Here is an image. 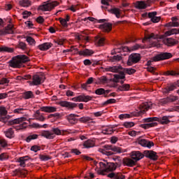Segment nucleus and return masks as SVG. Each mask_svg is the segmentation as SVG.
<instances>
[{
  "label": "nucleus",
  "mask_w": 179,
  "mask_h": 179,
  "mask_svg": "<svg viewBox=\"0 0 179 179\" xmlns=\"http://www.w3.org/2000/svg\"><path fill=\"white\" fill-rule=\"evenodd\" d=\"M170 118L171 116H164L162 117H152L143 119V122L146 124H141L140 127L144 129H149V128H153V127H157V121L162 125L170 124Z\"/></svg>",
  "instance_id": "1"
},
{
  "label": "nucleus",
  "mask_w": 179,
  "mask_h": 179,
  "mask_svg": "<svg viewBox=\"0 0 179 179\" xmlns=\"http://www.w3.org/2000/svg\"><path fill=\"white\" fill-rule=\"evenodd\" d=\"M105 71H106V72H113L114 73H118L115 74L113 76L114 78H120V79H125V73H127V75H134V73L136 72V70L134 69H125L122 68V66L106 67Z\"/></svg>",
  "instance_id": "2"
},
{
  "label": "nucleus",
  "mask_w": 179,
  "mask_h": 179,
  "mask_svg": "<svg viewBox=\"0 0 179 179\" xmlns=\"http://www.w3.org/2000/svg\"><path fill=\"white\" fill-rule=\"evenodd\" d=\"M29 61H30L29 57L24 55H19L13 57L8 62V64L10 68L20 69L24 66L23 64H26V62H29Z\"/></svg>",
  "instance_id": "3"
},
{
  "label": "nucleus",
  "mask_w": 179,
  "mask_h": 179,
  "mask_svg": "<svg viewBox=\"0 0 179 179\" xmlns=\"http://www.w3.org/2000/svg\"><path fill=\"white\" fill-rule=\"evenodd\" d=\"M26 120H27L26 117H18L12 120H9L8 122V125H16L17 124H20L19 126H13V128H14V129H16V131H19L20 129H23L27 127V123L24 122L26 121Z\"/></svg>",
  "instance_id": "4"
},
{
  "label": "nucleus",
  "mask_w": 179,
  "mask_h": 179,
  "mask_svg": "<svg viewBox=\"0 0 179 179\" xmlns=\"http://www.w3.org/2000/svg\"><path fill=\"white\" fill-rule=\"evenodd\" d=\"M99 165L102 169L99 173L101 176H106V173H108V171H115L117 170V165L114 162H99Z\"/></svg>",
  "instance_id": "5"
},
{
  "label": "nucleus",
  "mask_w": 179,
  "mask_h": 179,
  "mask_svg": "<svg viewBox=\"0 0 179 179\" xmlns=\"http://www.w3.org/2000/svg\"><path fill=\"white\" fill-rule=\"evenodd\" d=\"M104 149L105 150H101V153L106 156L117 155V153H122V149L121 148L113 145H104Z\"/></svg>",
  "instance_id": "6"
},
{
  "label": "nucleus",
  "mask_w": 179,
  "mask_h": 179,
  "mask_svg": "<svg viewBox=\"0 0 179 179\" xmlns=\"http://www.w3.org/2000/svg\"><path fill=\"white\" fill-rule=\"evenodd\" d=\"M58 1H45L43 4L40 5L38 8V10H41L42 12H50L52 10L55 6H58Z\"/></svg>",
  "instance_id": "7"
},
{
  "label": "nucleus",
  "mask_w": 179,
  "mask_h": 179,
  "mask_svg": "<svg viewBox=\"0 0 179 179\" xmlns=\"http://www.w3.org/2000/svg\"><path fill=\"white\" fill-rule=\"evenodd\" d=\"M125 80V78H120V77H118V78L114 77L113 79L114 83H120L121 85H119L117 88L119 92H129V89H131V85L129 84L124 83Z\"/></svg>",
  "instance_id": "8"
},
{
  "label": "nucleus",
  "mask_w": 179,
  "mask_h": 179,
  "mask_svg": "<svg viewBox=\"0 0 179 179\" xmlns=\"http://www.w3.org/2000/svg\"><path fill=\"white\" fill-rule=\"evenodd\" d=\"M172 57L173 55L171 52H161L152 57V61H154V62H159V61L170 59Z\"/></svg>",
  "instance_id": "9"
},
{
  "label": "nucleus",
  "mask_w": 179,
  "mask_h": 179,
  "mask_svg": "<svg viewBox=\"0 0 179 179\" xmlns=\"http://www.w3.org/2000/svg\"><path fill=\"white\" fill-rule=\"evenodd\" d=\"M141 61V55L138 53H132L129 56L127 65L131 66L134 64H138Z\"/></svg>",
  "instance_id": "10"
},
{
  "label": "nucleus",
  "mask_w": 179,
  "mask_h": 179,
  "mask_svg": "<svg viewBox=\"0 0 179 179\" xmlns=\"http://www.w3.org/2000/svg\"><path fill=\"white\" fill-rule=\"evenodd\" d=\"M45 80V77L43 75H34L32 78V82H31V86H38L41 85L43 82Z\"/></svg>",
  "instance_id": "11"
},
{
  "label": "nucleus",
  "mask_w": 179,
  "mask_h": 179,
  "mask_svg": "<svg viewBox=\"0 0 179 179\" xmlns=\"http://www.w3.org/2000/svg\"><path fill=\"white\" fill-rule=\"evenodd\" d=\"M10 118V116L8 115V110L4 106L0 107V122H7L8 120Z\"/></svg>",
  "instance_id": "12"
},
{
  "label": "nucleus",
  "mask_w": 179,
  "mask_h": 179,
  "mask_svg": "<svg viewBox=\"0 0 179 179\" xmlns=\"http://www.w3.org/2000/svg\"><path fill=\"white\" fill-rule=\"evenodd\" d=\"M152 108V102H144L141 105H140V111L138 115H142V114H145L148 110Z\"/></svg>",
  "instance_id": "13"
},
{
  "label": "nucleus",
  "mask_w": 179,
  "mask_h": 179,
  "mask_svg": "<svg viewBox=\"0 0 179 179\" xmlns=\"http://www.w3.org/2000/svg\"><path fill=\"white\" fill-rule=\"evenodd\" d=\"M144 156L147 157V159H150V160L156 161L157 160L159 156H157V153L153 150H145Z\"/></svg>",
  "instance_id": "14"
},
{
  "label": "nucleus",
  "mask_w": 179,
  "mask_h": 179,
  "mask_svg": "<svg viewBox=\"0 0 179 179\" xmlns=\"http://www.w3.org/2000/svg\"><path fill=\"white\" fill-rule=\"evenodd\" d=\"M131 157L136 162H139L141 159H143L145 155L141 152V151H133L131 152Z\"/></svg>",
  "instance_id": "15"
},
{
  "label": "nucleus",
  "mask_w": 179,
  "mask_h": 179,
  "mask_svg": "<svg viewBox=\"0 0 179 179\" xmlns=\"http://www.w3.org/2000/svg\"><path fill=\"white\" fill-rule=\"evenodd\" d=\"M138 144L141 146H143L144 148H148V149H150L152 146H155V143L153 142L143 138L138 140Z\"/></svg>",
  "instance_id": "16"
},
{
  "label": "nucleus",
  "mask_w": 179,
  "mask_h": 179,
  "mask_svg": "<svg viewBox=\"0 0 179 179\" xmlns=\"http://www.w3.org/2000/svg\"><path fill=\"white\" fill-rule=\"evenodd\" d=\"M99 29L103 30V31H105V33H110V31H111L113 29V24L110 22H105L104 24L100 25Z\"/></svg>",
  "instance_id": "17"
},
{
  "label": "nucleus",
  "mask_w": 179,
  "mask_h": 179,
  "mask_svg": "<svg viewBox=\"0 0 179 179\" xmlns=\"http://www.w3.org/2000/svg\"><path fill=\"white\" fill-rule=\"evenodd\" d=\"M157 15V12L153 11L148 13V17L149 19H151L150 20L152 22V23H159L160 22V19L162 17L156 16Z\"/></svg>",
  "instance_id": "18"
},
{
  "label": "nucleus",
  "mask_w": 179,
  "mask_h": 179,
  "mask_svg": "<svg viewBox=\"0 0 179 179\" xmlns=\"http://www.w3.org/2000/svg\"><path fill=\"white\" fill-rule=\"evenodd\" d=\"M59 105L61 107H66L67 108H75L76 107H78V103H72V102H68L66 101H62L59 102Z\"/></svg>",
  "instance_id": "19"
},
{
  "label": "nucleus",
  "mask_w": 179,
  "mask_h": 179,
  "mask_svg": "<svg viewBox=\"0 0 179 179\" xmlns=\"http://www.w3.org/2000/svg\"><path fill=\"white\" fill-rule=\"evenodd\" d=\"M177 89V83H172L168 85L164 89V94H169L171 92H173V90H176Z\"/></svg>",
  "instance_id": "20"
},
{
  "label": "nucleus",
  "mask_w": 179,
  "mask_h": 179,
  "mask_svg": "<svg viewBox=\"0 0 179 179\" xmlns=\"http://www.w3.org/2000/svg\"><path fill=\"white\" fill-rule=\"evenodd\" d=\"M53 44L50 43V42H47V43H43L41 45H39L38 46V48L41 50V51H47L48 50H50V48H51V47H52Z\"/></svg>",
  "instance_id": "21"
},
{
  "label": "nucleus",
  "mask_w": 179,
  "mask_h": 179,
  "mask_svg": "<svg viewBox=\"0 0 179 179\" xmlns=\"http://www.w3.org/2000/svg\"><path fill=\"white\" fill-rule=\"evenodd\" d=\"M109 13H112V15H115L117 19L121 17V10L118 8L113 7L112 8L108 10Z\"/></svg>",
  "instance_id": "22"
},
{
  "label": "nucleus",
  "mask_w": 179,
  "mask_h": 179,
  "mask_svg": "<svg viewBox=\"0 0 179 179\" xmlns=\"http://www.w3.org/2000/svg\"><path fill=\"white\" fill-rule=\"evenodd\" d=\"M134 6L136 9H139V10L146 9L147 8L146 1H136L134 3Z\"/></svg>",
  "instance_id": "23"
},
{
  "label": "nucleus",
  "mask_w": 179,
  "mask_h": 179,
  "mask_svg": "<svg viewBox=\"0 0 179 179\" xmlns=\"http://www.w3.org/2000/svg\"><path fill=\"white\" fill-rule=\"evenodd\" d=\"M41 135L43 138H46V139H54L55 138V134L50 131H43L41 133Z\"/></svg>",
  "instance_id": "24"
},
{
  "label": "nucleus",
  "mask_w": 179,
  "mask_h": 179,
  "mask_svg": "<svg viewBox=\"0 0 179 179\" xmlns=\"http://www.w3.org/2000/svg\"><path fill=\"white\" fill-rule=\"evenodd\" d=\"M76 117H79V115L75 114H70L67 117V120L70 124H73L74 125L75 124H78V122L79 121V119L76 118Z\"/></svg>",
  "instance_id": "25"
},
{
  "label": "nucleus",
  "mask_w": 179,
  "mask_h": 179,
  "mask_svg": "<svg viewBox=\"0 0 179 179\" xmlns=\"http://www.w3.org/2000/svg\"><path fill=\"white\" fill-rule=\"evenodd\" d=\"M164 44L168 45V47H171L177 44V41L173 38H166L163 40Z\"/></svg>",
  "instance_id": "26"
},
{
  "label": "nucleus",
  "mask_w": 179,
  "mask_h": 179,
  "mask_svg": "<svg viewBox=\"0 0 179 179\" xmlns=\"http://www.w3.org/2000/svg\"><path fill=\"white\" fill-rule=\"evenodd\" d=\"M123 164H124V166H127L128 167H133V166L136 164V162L132 159L124 158L123 159Z\"/></svg>",
  "instance_id": "27"
},
{
  "label": "nucleus",
  "mask_w": 179,
  "mask_h": 179,
  "mask_svg": "<svg viewBox=\"0 0 179 179\" xmlns=\"http://www.w3.org/2000/svg\"><path fill=\"white\" fill-rule=\"evenodd\" d=\"M76 51H77L79 55H93L94 54L93 50L89 49H85L84 50L79 51L78 48H76Z\"/></svg>",
  "instance_id": "28"
},
{
  "label": "nucleus",
  "mask_w": 179,
  "mask_h": 179,
  "mask_svg": "<svg viewBox=\"0 0 179 179\" xmlns=\"http://www.w3.org/2000/svg\"><path fill=\"white\" fill-rule=\"evenodd\" d=\"M41 110L44 113H55L57 108L54 106H43L41 108Z\"/></svg>",
  "instance_id": "29"
},
{
  "label": "nucleus",
  "mask_w": 179,
  "mask_h": 179,
  "mask_svg": "<svg viewBox=\"0 0 179 179\" xmlns=\"http://www.w3.org/2000/svg\"><path fill=\"white\" fill-rule=\"evenodd\" d=\"M22 97L24 100H29V99H34V94L31 91H26L22 93Z\"/></svg>",
  "instance_id": "30"
},
{
  "label": "nucleus",
  "mask_w": 179,
  "mask_h": 179,
  "mask_svg": "<svg viewBox=\"0 0 179 179\" xmlns=\"http://www.w3.org/2000/svg\"><path fill=\"white\" fill-rule=\"evenodd\" d=\"M5 136L6 138H8L9 139H12V138H15V131H13V129L9 128L7 130L4 131Z\"/></svg>",
  "instance_id": "31"
},
{
  "label": "nucleus",
  "mask_w": 179,
  "mask_h": 179,
  "mask_svg": "<svg viewBox=\"0 0 179 179\" xmlns=\"http://www.w3.org/2000/svg\"><path fill=\"white\" fill-rule=\"evenodd\" d=\"M27 160H29V156L21 157L17 159L20 167H26V162H27Z\"/></svg>",
  "instance_id": "32"
},
{
  "label": "nucleus",
  "mask_w": 179,
  "mask_h": 179,
  "mask_svg": "<svg viewBox=\"0 0 179 179\" xmlns=\"http://www.w3.org/2000/svg\"><path fill=\"white\" fill-rule=\"evenodd\" d=\"M35 139H38V134H34L33 133H31L25 139L26 142L27 143H30L31 141H34Z\"/></svg>",
  "instance_id": "33"
},
{
  "label": "nucleus",
  "mask_w": 179,
  "mask_h": 179,
  "mask_svg": "<svg viewBox=\"0 0 179 179\" xmlns=\"http://www.w3.org/2000/svg\"><path fill=\"white\" fill-rule=\"evenodd\" d=\"M173 34H179V29H177V28L171 29L168 31H166L164 34V36L167 37L168 36H173Z\"/></svg>",
  "instance_id": "34"
},
{
  "label": "nucleus",
  "mask_w": 179,
  "mask_h": 179,
  "mask_svg": "<svg viewBox=\"0 0 179 179\" xmlns=\"http://www.w3.org/2000/svg\"><path fill=\"white\" fill-rule=\"evenodd\" d=\"M122 59L121 55H117L109 57L110 62H120Z\"/></svg>",
  "instance_id": "35"
},
{
  "label": "nucleus",
  "mask_w": 179,
  "mask_h": 179,
  "mask_svg": "<svg viewBox=\"0 0 179 179\" xmlns=\"http://www.w3.org/2000/svg\"><path fill=\"white\" fill-rule=\"evenodd\" d=\"M96 45H98L99 47H101V46L104 45V44H106V38H103V37L99 36V37L96 39Z\"/></svg>",
  "instance_id": "36"
},
{
  "label": "nucleus",
  "mask_w": 179,
  "mask_h": 179,
  "mask_svg": "<svg viewBox=\"0 0 179 179\" xmlns=\"http://www.w3.org/2000/svg\"><path fill=\"white\" fill-rule=\"evenodd\" d=\"M102 134H103V135H112V134H114V130L113 127H106L102 129Z\"/></svg>",
  "instance_id": "37"
},
{
  "label": "nucleus",
  "mask_w": 179,
  "mask_h": 179,
  "mask_svg": "<svg viewBox=\"0 0 179 179\" xmlns=\"http://www.w3.org/2000/svg\"><path fill=\"white\" fill-rule=\"evenodd\" d=\"M20 5L24 8H29V6H31V1L29 0H21L20 1Z\"/></svg>",
  "instance_id": "38"
},
{
  "label": "nucleus",
  "mask_w": 179,
  "mask_h": 179,
  "mask_svg": "<svg viewBox=\"0 0 179 179\" xmlns=\"http://www.w3.org/2000/svg\"><path fill=\"white\" fill-rule=\"evenodd\" d=\"M83 146H85L87 149L93 148L94 146V141L92 140H87L84 142Z\"/></svg>",
  "instance_id": "39"
},
{
  "label": "nucleus",
  "mask_w": 179,
  "mask_h": 179,
  "mask_svg": "<svg viewBox=\"0 0 179 179\" xmlns=\"http://www.w3.org/2000/svg\"><path fill=\"white\" fill-rule=\"evenodd\" d=\"M14 49L6 46L0 47V52H13Z\"/></svg>",
  "instance_id": "40"
},
{
  "label": "nucleus",
  "mask_w": 179,
  "mask_h": 179,
  "mask_svg": "<svg viewBox=\"0 0 179 179\" xmlns=\"http://www.w3.org/2000/svg\"><path fill=\"white\" fill-rule=\"evenodd\" d=\"M165 76H179V71H167L164 73Z\"/></svg>",
  "instance_id": "41"
},
{
  "label": "nucleus",
  "mask_w": 179,
  "mask_h": 179,
  "mask_svg": "<svg viewBox=\"0 0 179 179\" xmlns=\"http://www.w3.org/2000/svg\"><path fill=\"white\" fill-rule=\"evenodd\" d=\"M78 121L83 122V124H86V122L92 121V118H90V117H82L78 119Z\"/></svg>",
  "instance_id": "42"
},
{
  "label": "nucleus",
  "mask_w": 179,
  "mask_h": 179,
  "mask_svg": "<svg viewBox=\"0 0 179 179\" xmlns=\"http://www.w3.org/2000/svg\"><path fill=\"white\" fill-rule=\"evenodd\" d=\"M26 41L28 42L29 45H36V40L33 38L31 36H27Z\"/></svg>",
  "instance_id": "43"
},
{
  "label": "nucleus",
  "mask_w": 179,
  "mask_h": 179,
  "mask_svg": "<svg viewBox=\"0 0 179 179\" xmlns=\"http://www.w3.org/2000/svg\"><path fill=\"white\" fill-rule=\"evenodd\" d=\"M117 103V100L114 99H108L106 101L102 103V106H108V104H114Z\"/></svg>",
  "instance_id": "44"
},
{
  "label": "nucleus",
  "mask_w": 179,
  "mask_h": 179,
  "mask_svg": "<svg viewBox=\"0 0 179 179\" xmlns=\"http://www.w3.org/2000/svg\"><path fill=\"white\" fill-rule=\"evenodd\" d=\"M48 126V124H44L43 125H41L38 123H32L31 124V127H32V128H46Z\"/></svg>",
  "instance_id": "45"
},
{
  "label": "nucleus",
  "mask_w": 179,
  "mask_h": 179,
  "mask_svg": "<svg viewBox=\"0 0 179 179\" xmlns=\"http://www.w3.org/2000/svg\"><path fill=\"white\" fill-rule=\"evenodd\" d=\"M52 134H54L55 136V135H62V131L58 127L53 128L52 129Z\"/></svg>",
  "instance_id": "46"
},
{
  "label": "nucleus",
  "mask_w": 179,
  "mask_h": 179,
  "mask_svg": "<svg viewBox=\"0 0 179 179\" xmlns=\"http://www.w3.org/2000/svg\"><path fill=\"white\" fill-rule=\"evenodd\" d=\"M35 119L37 121H41V122H44L45 121V117L43 115H35Z\"/></svg>",
  "instance_id": "47"
},
{
  "label": "nucleus",
  "mask_w": 179,
  "mask_h": 179,
  "mask_svg": "<svg viewBox=\"0 0 179 179\" xmlns=\"http://www.w3.org/2000/svg\"><path fill=\"white\" fill-rule=\"evenodd\" d=\"M61 115L59 113H56L54 114H50L48 115V118H55V120H58V118H60Z\"/></svg>",
  "instance_id": "48"
},
{
  "label": "nucleus",
  "mask_w": 179,
  "mask_h": 179,
  "mask_svg": "<svg viewBox=\"0 0 179 179\" xmlns=\"http://www.w3.org/2000/svg\"><path fill=\"white\" fill-rule=\"evenodd\" d=\"M124 127H125V128H132V127H134L135 125V123L132 122H125L123 124Z\"/></svg>",
  "instance_id": "49"
},
{
  "label": "nucleus",
  "mask_w": 179,
  "mask_h": 179,
  "mask_svg": "<svg viewBox=\"0 0 179 179\" xmlns=\"http://www.w3.org/2000/svg\"><path fill=\"white\" fill-rule=\"evenodd\" d=\"M59 20L63 27H68V22L65 19L60 17L59 18Z\"/></svg>",
  "instance_id": "50"
},
{
  "label": "nucleus",
  "mask_w": 179,
  "mask_h": 179,
  "mask_svg": "<svg viewBox=\"0 0 179 179\" xmlns=\"http://www.w3.org/2000/svg\"><path fill=\"white\" fill-rule=\"evenodd\" d=\"M95 94L98 96H101V94H104V88H99L95 90Z\"/></svg>",
  "instance_id": "51"
},
{
  "label": "nucleus",
  "mask_w": 179,
  "mask_h": 179,
  "mask_svg": "<svg viewBox=\"0 0 179 179\" xmlns=\"http://www.w3.org/2000/svg\"><path fill=\"white\" fill-rule=\"evenodd\" d=\"M168 103H169L168 96L159 101V104H161V106H164L166 104H168Z\"/></svg>",
  "instance_id": "52"
},
{
  "label": "nucleus",
  "mask_w": 179,
  "mask_h": 179,
  "mask_svg": "<svg viewBox=\"0 0 179 179\" xmlns=\"http://www.w3.org/2000/svg\"><path fill=\"white\" fill-rule=\"evenodd\" d=\"M168 100L169 101V103H173L174 101H176V100H178V97L176 96H168Z\"/></svg>",
  "instance_id": "53"
},
{
  "label": "nucleus",
  "mask_w": 179,
  "mask_h": 179,
  "mask_svg": "<svg viewBox=\"0 0 179 179\" xmlns=\"http://www.w3.org/2000/svg\"><path fill=\"white\" fill-rule=\"evenodd\" d=\"M92 99H93L92 96L83 94V102L84 103H87V101H90V100H92Z\"/></svg>",
  "instance_id": "54"
},
{
  "label": "nucleus",
  "mask_w": 179,
  "mask_h": 179,
  "mask_svg": "<svg viewBox=\"0 0 179 179\" xmlns=\"http://www.w3.org/2000/svg\"><path fill=\"white\" fill-rule=\"evenodd\" d=\"M18 48H20L21 50H26L27 48V45L24 42H19L18 43Z\"/></svg>",
  "instance_id": "55"
},
{
  "label": "nucleus",
  "mask_w": 179,
  "mask_h": 179,
  "mask_svg": "<svg viewBox=\"0 0 179 179\" xmlns=\"http://www.w3.org/2000/svg\"><path fill=\"white\" fill-rule=\"evenodd\" d=\"M41 150V148L38 145H33L31 148V150L32 152H35V153H37V152H38V150Z\"/></svg>",
  "instance_id": "56"
},
{
  "label": "nucleus",
  "mask_w": 179,
  "mask_h": 179,
  "mask_svg": "<svg viewBox=\"0 0 179 179\" xmlns=\"http://www.w3.org/2000/svg\"><path fill=\"white\" fill-rule=\"evenodd\" d=\"M0 145L1 148H6L8 146V142L5 139H0Z\"/></svg>",
  "instance_id": "57"
},
{
  "label": "nucleus",
  "mask_w": 179,
  "mask_h": 179,
  "mask_svg": "<svg viewBox=\"0 0 179 179\" xmlns=\"http://www.w3.org/2000/svg\"><path fill=\"white\" fill-rule=\"evenodd\" d=\"M30 15H31V12L27 10L24 11L22 13L23 19H27L30 16Z\"/></svg>",
  "instance_id": "58"
},
{
  "label": "nucleus",
  "mask_w": 179,
  "mask_h": 179,
  "mask_svg": "<svg viewBox=\"0 0 179 179\" xmlns=\"http://www.w3.org/2000/svg\"><path fill=\"white\" fill-rule=\"evenodd\" d=\"M71 153H73L76 156H79V155H81L82 152L79 150L74 148L71 150Z\"/></svg>",
  "instance_id": "59"
},
{
  "label": "nucleus",
  "mask_w": 179,
  "mask_h": 179,
  "mask_svg": "<svg viewBox=\"0 0 179 179\" xmlns=\"http://www.w3.org/2000/svg\"><path fill=\"white\" fill-rule=\"evenodd\" d=\"M8 155L6 153H2L0 155V160L1 162H3V160H8Z\"/></svg>",
  "instance_id": "60"
},
{
  "label": "nucleus",
  "mask_w": 179,
  "mask_h": 179,
  "mask_svg": "<svg viewBox=\"0 0 179 179\" xmlns=\"http://www.w3.org/2000/svg\"><path fill=\"white\" fill-rule=\"evenodd\" d=\"M40 159L43 162H47L48 160H50L51 157L47 156V155H40Z\"/></svg>",
  "instance_id": "61"
},
{
  "label": "nucleus",
  "mask_w": 179,
  "mask_h": 179,
  "mask_svg": "<svg viewBox=\"0 0 179 179\" xmlns=\"http://www.w3.org/2000/svg\"><path fill=\"white\" fill-rule=\"evenodd\" d=\"M5 29L7 30V31L8 32V34L10 33H13V25L8 24L7 26V28H6Z\"/></svg>",
  "instance_id": "62"
},
{
  "label": "nucleus",
  "mask_w": 179,
  "mask_h": 179,
  "mask_svg": "<svg viewBox=\"0 0 179 179\" xmlns=\"http://www.w3.org/2000/svg\"><path fill=\"white\" fill-rule=\"evenodd\" d=\"M130 117H131V115L129 114H121L119 115L120 120H124L125 118H130Z\"/></svg>",
  "instance_id": "63"
},
{
  "label": "nucleus",
  "mask_w": 179,
  "mask_h": 179,
  "mask_svg": "<svg viewBox=\"0 0 179 179\" xmlns=\"http://www.w3.org/2000/svg\"><path fill=\"white\" fill-rule=\"evenodd\" d=\"M9 83V80L8 78H3L0 80V85H8Z\"/></svg>",
  "instance_id": "64"
}]
</instances>
